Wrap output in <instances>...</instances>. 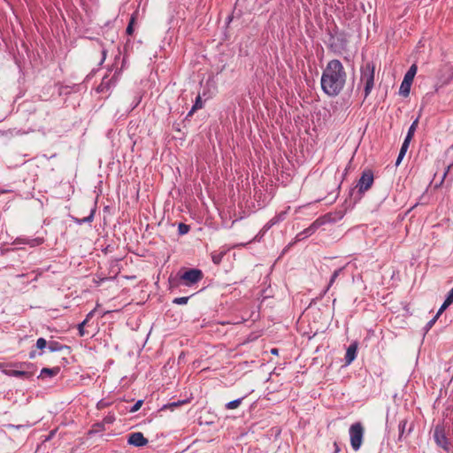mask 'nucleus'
<instances>
[{
	"label": "nucleus",
	"instance_id": "obj_19",
	"mask_svg": "<svg viewBox=\"0 0 453 453\" xmlns=\"http://www.w3.org/2000/svg\"><path fill=\"white\" fill-rule=\"evenodd\" d=\"M65 348H67V347L62 345L58 342H50V343H49V349L50 351H59Z\"/></svg>",
	"mask_w": 453,
	"mask_h": 453
},
{
	"label": "nucleus",
	"instance_id": "obj_43",
	"mask_svg": "<svg viewBox=\"0 0 453 453\" xmlns=\"http://www.w3.org/2000/svg\"><path fill=\"white\" fill-rule=\"evenodd\" d=\"M35 357V351H32V352H30V354H29V357H30V358H34Z\"/></svg>",
	"mask_w": 453,
	"mask_h": 453
},
{
	"label": "nucleus",
	"instance_id": "obj_9",
	"mask_svg": "<svg viewBox=\"0 0 453 453\" xmlns=\"http://www.w3.org/2000/svg\"><path fill=\"white\" fill-rule=\"evenodd\" d=\"M358 348V343L357 342H353L347 349L346 355H345V363L346 365L351 364L356 357H357V351Z\"/></svg>",
	"mask_w": 453,
	"mask_h": 453
},
{
	"label": "nucleus",
	"instance_id": "obj_12",
	"mask_svg": "<svg viewBox=\"0 0 453 453\" xmlns=\"http://www.w3.org/2000/svg\"><path fill=\"white\" fill-rule=\"evenodd\" d=\"M59 372H60V367H58V366H56L53 368H42L41 371V376L46 375V376L53 377V376H56L57 374H58Z\"/></svg>",
	"mask_w": 453,
	"mask_h": 453
},
{
	"label": "nucleus",
	"instance_id": "obj_31",
	"mask_svg": "<svg viewBox=\"0 0 453 453\" xmlns=\"http://www.w3.org/2000/svg\"><path fill=\"white\" fill-rule=\"evenodd\" d=\"M143 403V400H138L134 404V406L130 409V412H135L137 411L142 405Z\"/></svg>",
	"mask_w": 453,
	"mask_h": 453
},
{
	"label": "nucleus",
	"instance_id": "obj_41",
	"mask_svg": "<svg viewBox=\"0 0 453 453\" xmlns=\"http://www.w3.org/2000/svg\"><path fill=\"white\" fill-rule=\"evenodd\" d=\"M449 168H450V165H448L447 166V169L446 171L444 172L443 173V177H442V180H444V178L446 177V175L448 174L449 171Z\"/></svg>",
	"mask_w": 453,
	"mask_h": 453
},
{
	"label": "nucleus",
	"instance_id": "obj_26",
	"mask_svg": "<svg viewBox=\"0 0 453 453\" xmlns=\"http://www.w3.org/2000/svg\"><path fill=\"white\" fill-rule=\"evenodd\" d=\"M189 299V296H183V297H176L173 299V303L175 304H186Z\"/></svg>",
	"mask_w": 453,
	"mask_h": 453
},
{
	"label": "nucleus",
	"instance_id": "obj_4",
	"mask_svg": "<svg viewBox=\"0 0 453 453\" xmlns=\"http://www.w3.org/2000/svg\"><path fill=\"white\" fill-rule=\"evenodd\" d=\"M203 273L199 269H188L180 275V280L186 286H192L203 279Z\"/></svg>",
	"mask_w": 453,
	"mask_h": 453
},
{
	"label": "nucleus",
	"instance_id": "obj_44",
	"mask_svg": "<svg viewBox=\"0 0 453 453\" xmlns=\"http://www.w3.org/2000/svg\"><path fill=\"white\" fill-rule=\"evenodd\" d=\"M334 446L336 447V452L339 451V448L336 442H334Z\"/></svg>",
	"mask_w": 453,
	"mask_h": 453
},
{
	"label": "nucleus",
	"instance_id": "obj_25",
	"mask_svg": "<svg viewBox=\"0 0 453 453\" xmlns=\"http://www.w3.org/2000/svg\"><path fill=\"white\" fill-rule=\"evenodd\" d=\"M105 428H104V425L103 422L101 423H96L93 426L92 429L89 431V434H93V433H97V432H101V431H104Z\"/></svg>",
	"mask_w": 453,
	"mask_h": 453
},
{
	"label": "nucleus",
	"instance_id": "obj_45",
	"mask_svg": "<svg viewBox=\"0 0 453 453\" xmlns=\"http://www.w3.org/2000/svg\"><path fill=\"white\" fill-rule=\"evenodd\" d=\"M25 274H20V275H18V277H24Z\"/></svg>",
	"mask_w": 453,
	"mask_h": 453
},
{
	"label": "nucleus",
	"instance_id": "obj_23",
	"mask_svg": "<svg viewBox=\"0 0 453 453\" xmlns=\"http://www.w3.org/2000/svg\"><path fill=\"white\" fill-rule=\"evenodd\" d=\"M190 226L188 225H186L184 223H180L178 226V231L180 234H186L189 232Z\"/></svg>",
	"mask_w": 453,
	"mask_h": 453
},
{
	"label": "nucleus",
	"instance_id": "obj_15",
	"mask_svg": "<svg viewBox=\"0 0 453 453\" xmlns=\"http://www.w3.org/2000/svg\"><path fill=\"white\" fill-rule=\"evenodd\" d=\"M418 118H417L413 122L412 124L411 125V127H409V130H408V133H407V135L405 138H407L408 140H411L413 135H414V133L417 129V127H418Z\"/></svg>",
	"mask_w": 453,
	"mask_h": 453
},
{
	"label": "nucleus",
	"instance_id": "obj_16",
	"mask_svg": "<svg viewBox=\"0 0 453 453\" xmlns=\"http://www.w3.org/2000/svg\"><path fill=\"white\" fill-rule=\"evenodd\" d=\"M203 108V101L200 96H197L196 98V102L189 111L188 116H191L196 110Z\"/></svg>",
	"mask_w": 453,
	"mask_h": 453
},
{
	"label": "nucleus",
	"instance_id": "obj_17",
	"mask_svg": "<svg viewBox=\"0 0 453 453\" xmlns=\"http://www.w3.org/2000/svg\"><path fill=\"white\" fill-rule=\"evenodd\" d=\"M407 425H408L407 419H403L400 421V423L398 425V429H399V438L398 439L399 440H402L403 436L404 435Z\"/></svg>",
	"mask_w": 453,
	"mask_h": 453
},
{
	"label": "nucleus",
	"instance_id": "obj_11",
	"mask_svg": "<svg viewBox=\"0 0 453 453\" xmlns=\"http://www.w3.org/2000/svg\"><path fill=\"white\" fill-rule=\"evenodd\" d=\"M411 81H409L408 80H404L402 81V84L400 86L399 93L403 96H408L411 90Z\"/></svg>",
	"mask_w": 453,
	"mask_h": 453
},
{
	"label": "nucleus",
	"instance_id": "obj_21",
	"mask_svg": "<svg viewBox=\"0 0 453 453\" xmlns=\"http://www.w3.org/2000/svg\"><path fill=\"white\" fill-rule=\"evenodd\" d=\"M92 316V311L89 312L88 315H87V319L85 320H83L81 323L79 324L78 326V330H79V334L81 336H83L85 334V330H84V326L85 324L88 322V318Z\"/></svg>",
	"mask_w": 453,
	"mask_h": 453
},
{
	"label": "nucleus",
	"instance_id": "obj_13",
	"mask_svg": "<svg viewBox=\"0 0 453 453\" xmlns=\"http://www.w3.org/2000/svg\"><path fill=\"white\" fill-rule=\"evenodd\" d=\"M417 73V66L416 65H412L410 69L407 71V73L404 75V80H408L409 81H413L414 76Z\"/></svg>",
	"mask_w": 453,
	"mask_h": 453
},
{
	"label": "nucleus",
	"instance_id": "obj_22",
	"mask_svg": "<svg viewBox=\"0 0 453 453\" xmlns=\"http://www.w3.org/2000/svg\"><path fill=\"white\" fill-rule=\"evenodd\" d=\"M95 211H96L95 208L91 209L88 216H87L83 219H77V221L80 224L86 223V222H91L94 219Z\"/></svg>",
	"mask_w": 453,
	"mask_h": 453
},
{
	"label": "nucleus",
	"instance_id": "obj_24",
	"mask_svg": "<svg viewBox=\"0 0 453 453\" xmlns=\"http://www.w3.org/2000/svg\"><path fill=\"white\" fill-rule=\"evenodd\" d=\"M241 403H242V398L233 400L226 403V408L229 410L235 409V408L239 407Z\"/></svg>",
	"mask_w": 453,
	"mask_h": 453
},
{
	"label": "nucleus",
	"instance_id": "obj_27",
	"mask_svg": "<svg viewBox=\"0 0 453 453\" xmlns=\"http://www.w3.org/2000/svg\"><path fill=\"white\" fill-rule=\"evenodd\" d=\"M451 303L449 302H448L446 299L444 301V303H442V305L441 306V308L439 309V311H437L436 313V317H440L441 314L450 305Z\"/></svg>",
	"mask_w": 453,
	"mask_h": 453
},
{
	"label": "nucleus",
	"instance_id": "obj_18",
	"mask_svg": "<svg viewBox=\"0 0 453 453\" xmlns=\"http://www.w3.org/2000/svg\"><path fill=\"white\" fill-rule=\"evenodd\" d=\"M135 19H136V15L133 14L130 18L129 23H128L127 30H126V32L128 35H132L134 34V26L135 23Z\"/></svg>",
	"mask_w": 453,
	"mask_h": 453
},
{
	"label": "nucleus",
	"instance_id": "obj_8",
	"mask_svg": "<svg viewBox=\"0 0 453 453\" xmlns=\"http://www.w3.org/2000/svg\"><path fill=\"white\" fill-rule=\"evenodd\" d=\"M128 443L136 447H142L148 443V440L140 432L132 433L127 440Z\"/></svg>",
	"mask_w": 453,
	"mask_h": 453
},
{
	"label": "nucleus",
	"instance_id": "obj_39",
	"mask_svg": "<svg viewBox=\"0 0 453 453\" xmlns=\"http://www.w3.org/2000/svg\"><path fill=\"white\" fill-rule=\"evenodd\" d=\"M446 300L449 302L450 303H453V288L449 292Z\"/></svg>",
	"mask_w": 453,
	"mask_h": 453
},
{
	"label": "nucleus",
	"instance_id": "obj_32",
	"mask_svg": "<svg viewBox=\"0 0 453 453\" xmlns=\"http://www.w3.org/2000/svg\"><path fill=\"white\" fill-rule=\"evenodd\" d=\"M223 257V254H213L211 258L214 264L219 265L221 262V259Z\"/></svg>",
	"mask_w": 453,
	"mask_h": 453
},
{
	"label": "nucleus",
	"instance_id": "obj_2",
	"mask_svg": "<svg viewBox=\"0 0 453 453\" xmlns=\"http://www.w3.org/2000/svg\"><path fill=\"white\" fill-rule=\"evenodd\" d=\"M375 65L372 62H366L360 68V81L364 84L365 98L372 92L374 86Z\"/></svg>",
	"mask_w": 453,
	"mask_h": 453
},
{
	"label": "nucleus",
	"instance_id": "obj_3",
	"mask_svg": "<svg viewBox=\"0 0 453 453\" xmlns=\"http://www.w3.org/2000/svg\"><path fill=\"white\" fill-rule=\"evenodd\" d=\"M350 444L357 451L360 449L364 437V426L360 422L354 423L349 427Z\"/></svg>",
	"mask_w": 453,
	"mask_h": 453
},
{
	"label": "nucleus",
	"instance_id": "obj_14",
	"mask_svg": "<svg viewBox=\"0 0 453 453\" xmlns=\"http://www.w3.org/2000/svg\"><path fill=\"white\" fill-rule=\"evenodd\" d=\"M43 238H35V239H24L22 240V243H26L30 245L31 247H35L41 245L43 242Z\"/></svg>",
	"mask_w": 453,
	"mask_h": 453
},
{
	"label": "nucleus",
	"instance_id": "obj_7",
	"mask_svg": "<svg viewBox=\"0 0 453 453\" xmlns=\"http://www.w3.org/2000/svg\"><path fill=\"white\" fill-rule=\"evenodd\" d=\"M329 216L326 215L324 217H320L317 219L308 228H306L303 232L298 234V237L301 235L308 236L312 234L319 227L323 226Z\"/></svg>",
	"mask_w": 453,
	"mask_h": 453
},
{
	"label": "nucleus",
	"instance_id": "obj_38",
	"mask_svg": "<svg viewBox=\"0 0 453 453\" xmlns=\"http://www.w3.org/2000/svg\"><path fill=\"white\" fill-rule=\"evenodd\" d=\"M438 319V317H436V315L426 324V330H429L433 326L434 324L435 323V321Z\"/></svg>",
	"mask_w": 453,
	"mask_h": 453
},
{
	"label": "nucleus",
	"instance_id": "obj_42",
	"mask_svg": "<svg viewBox=\"0 0 453 453\" xmlns=\"http://www.w3.org/2000/svg\"><path fill=\"white\" fill-rule=\"evenodd\" d=\"M412 428H413V425H412V424H411V425L409 426V427H408L407 434H409L411 432Z\"/></svg>",
	"mask_w": 453,
	"mask_h": 453
},
{
	"label": "nucleus",
	"instance_id": "obj_40",
	"mask_svg": "<svg viewBox=\"0 0 453 453\" xmlns=\"http://www.w3.org/2000/svg\"><path fill=\"white\" fill-rule=\"evenodd\" d=\"M271 353H272L273 355H276V356H277V355L279 354V349H275V348H274V349H271Z\"/></svg>",
	"mask_w": 453,
	"mask_h": 453
},
{
	"label": "nucleus",
	"instance_id": "obj_10",
	"mask_svg": "<svg viewBox=\"0 0 453 453\" xmlns=\"http://www.w3.org/2000/svg\"><path fill=\"white\" fill-rule=\"evenodd\" d=\"M6 374H8L10 376L22 377V378H26V379H28L33 376V372H31L19 371V370H10V371L6 372Z\"/></svg>",
	"mask_w": 453,
	"mask_h": 453
},
{
	"label": "nucleus",
	"instance_id": "obj_1",
	"mask_svg": "<svg viewBox=\"0 0 453 453\" xmlns=\"http://www.w3.org/2000/svg\"><path fill=\"white\" fill-rule=\"evenodd\" d=\"M347 81V73L338 59L329 61L323 70L320 84L323 92L329 96H338Z\"/></svg>",
	"mask_w": 453,
	"mask_h": 453
},
{
	"label": "nucleus",
	"instance_id": "obj_20",
	"mask_svg": "<svg viewBox=\"0 0 453 453\" xmlns=\"http://www.w3.org/2000/svg\"><path fill=\"white\" fill-rule=\"evenodd\" d=\"M187 401L184 400V401H178V402H173V403H170L168 404H165L163 407H162V410H166V409H170V410H173L175 407H178L183 403H186Z\"/></svg>",
	"mask_w": 453,
	"mask_h": 453
},
{
	"label": "nucleus",
	"instance_id": "obj_29",
	"mask_svg": "<svg viewBox=\"0 0 453 453\" xmlns=\"http://www.w3.org/2000/svg\"><path fill=\"white\" fill-rule=\"evenodd\" d=\"M46 346H47V342H46V340L44 338H39L36 341V347L39 349H43Z\"/></svg>",
	"mask_w": 453,
	"mask_h": 453
},
{
	"label": "nucleus",
	"instance_id": "obj_36",
	"mask_svg": "<svg viewBox=\"0 0 453 453\" xmlns=\"http://www.w3.org/2000/svg\"><path fill=\"white\" fill-rule=\"evenodd\" d=\"M411 141V140H408L407 138H405L403 142V144H402L401 150H403L404 151H407Z\"/></svg>",
	"mask_w": 453,
	"mask_h": 453
},
{
	"label": "nucleus",
	"instance_id": "obj_6",
	"mask_svg": "<svg viewBox=\"0 0 453 453\" xmlns=\"http://www.w3.org/2000/svg\"><path fill=\"white\" fill-rule=\"evenodd\" d=\"M434 438L436 444L441 447L443 449H449V441L445 435L444 428L441 426H436L434 430Z\"/></svg>",
	"mask_w": 453,
	"mask_h": 453
},
{
	"label": "nucleus",
	"instance_id": "obj_30",
	"mask_svg": "<svg viewBox=\"0 0 453 453\" xmlns=\"http://www.w3.org/2000/svg\"><path fill=\"white\" fill-rule=\"evenodd\" d=\"M342 271V268L338 269V270H335L333 273V275L331 276V279H330V281H329V284H328V288H330L334 282L335 281L336 278L339 276V273L340 272Z\"/></svg>",
	"mask_w": 453,
	"mask_h": 453
},
{
	"label": "nucleus",
	"instance_id": "obj_37",
	"mask_svg": "<svg viewBox=\"0 0 453 453\" xmlns=\"http://www.w3.org/2000/svg\"><path fill=\"white\" fill-rule=\"evenodd\" d=\"M106 53H107L106 50L103 48L101 50V58L99 61V65H102L104 62V60L106 58Z\"/></svg>",
	"mask_w": 453,
	"mask_h": 453
},
{
	"label": "nucleus",
	"instance_id": "obj_33",
	"mask_svg": "<svg viewBox=\"0 0 453 453\" xmlns=\"http://www.w3.org/2000/svg\"><path fill=\"white\" fill-rule=\"evenodd\" d=\"M405 153H406V151H404L403 150H400V152L398 154V157H397V159H396V162H395L396 165H398L401 163V161L403 158Z\"/></svg>",
	"mask_w": 453,
	"mask_h": 453
},
{
	"label": "nucleus",
	"instance_id": "obj_28",
	"mask_svg": "<svg viewBox=\"0 0 453 453\" xmlns=\"http://www.w3.org/2000/svg\"><path fill=\"white\" fill-rule=\"evenodd\" d=\"M115 420V416L113 414L109 413L107 416H105L103 419L104 425L105 424H111Z\"/></svg>",
	"mask_w": 453,
	"mask_h": 453
},
{
	"label": "nucleus",
	"instance_id": "obj_34",
	"mask_svg": "<svg viewBox=\"0 0 453 453\" xmlns=\"http://www.w3.org/2000/svg\"><path fill=\"white\" fill-rule=\"evenodd\" d=\"M405 153H406V151H404L403 150H400V152L398 154V157H397V159H396V162H395L396 165H398L401 163V161L403 158Z\"/></svg>",
	"mask_w": 453,
	"mask_h": 453
},
{
	"label": "nucleus",
	"instance_id": "obj_35",
	"mask_svg": "<svg viewBox=\"0 0 453 453\" xmlns=\"http://www.w3.org/2000/svg\"><path fill=\"white\" fill-rule=\"evenodd\" d=\"M405 153H406V151H404L403 150H400V152L398 154V157H397V159H396V162H395L396 165H398L401 163V161L403 158Z\"/></svg>",
	"mask_w": 453,
	"mask_h": 453
},
{
	"label": "nucleus",
	"instance_id": "obj_5",
	"mask_svg": "<svg viewBox=\"0 0 453 453\" xmlns=\"http://www.w3.org/2000/svg\"><path fill=\"white\" fill-rule=\"evenodd\" d=\"M373 183V173L371 170H365L358 180L357 188L360 193L367 191Z\"/></svg>",
	"mask_w": 453,
	"mask_h": 453
}]
</instances>
